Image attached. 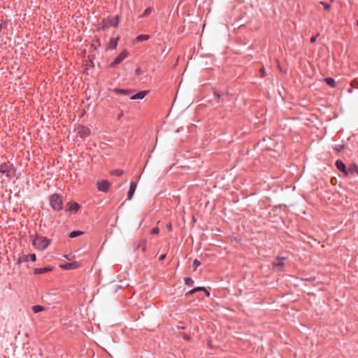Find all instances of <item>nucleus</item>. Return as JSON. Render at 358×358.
Instances as JSON below:
<instances>
[{"label":"nucleus","instance_id":"25","mask_svg":"<svg viewBox=\"0 0 358 358\" xmlns=\"http://www.w3.org/2000/svg\"><path fill=\"white\" fill-rule=\"evenodd\" d=\"M185 284L187 285H192L194 283V281L190 278H187L185 279Z\"/></svg>","mask_w":358,"mask_h":358},{"label":"nucleus","instance_id":"21","mask_svg":"<svg viewBox=\"0 0 358 358\" xmlns=\"http://www.w3.org/2000/svg\"><path fill=\"white\" fill-rule=\"evenodd\" d=\"M83 234V232L81 231H73L70 233L69 237L73 238L77 237Z\"/></svg>","mask_w":358,"mask_h":358},{"label":"nucleus","instance_id":"19","mask_svg":"<svg viewBox=\"0 0 358 358\" xmlns=\"http://www.w3.org/2000/svg\"><path fill=\"white\" fill-rule=\"evenodd\" d=\"M324 81L326 82V83H327L328 85H329V86H331V87H335L336 82H335V80H334L333 78H325V79H324Z\"/></svg>","mask_w":358,"mask_h":358},{"label":"nucleus","instance_id":"37","mask_svg":"<svg viewBox=\"0 0 358 358\" xmlns=\"http://www.w3.org/2000/svg\"><path fill=\"white\" fill-rule=\"evenodd\" d=\"M64 257H65L66 259H69V256H68V255H64Z\"/></svg>","mask_w":358,"mask_h":358},{"label":"nucleus","instance_id":"6","mask_svg":"<svg viewBox=\"0 0 358 358\" xmlns=\"http://www.w3.org/2000/svg\"><path fill=\"white\" fill-rule=\"evenodd\" d=\"M78 134L82 138H85L90 134V130L85 127H80L78 129Z\"/></svg>","mask_w":358,"mask_h":358},{"label":"nucleus","instance_id":"23","mask_svg":"<svg viewBox=\"0 0 358 358\" xmlns=\"http://www.w3.org/2000/svg\"><path fill=\"white\" fill-rule=\"evenodd\" d=\"M273 266L282 268L284 266V263L281 259H278L276 262H273Z\"/></svg>","mask_w":358,"mask_h":358},{"label":"nucleus","instance_id":"18","mask_svg":"<svg viewBox=\"0 0 358 358\" xmlns=\"http://www.w3.org/2000/svg\"><path fill=\"white\" fill-rule=\"evenodd\" d=\"M115 92L117 93H119V94H124V95H129L132 92L131 90H122V89H115Z\"/></svg>","mask_w":358,"mask_h":358},{"label":"nucleus","instance_id":"34","mask_svg":"<svg viewBox=\"0 0 358 358\" xmlns=\"http://www.w3.org/2000/svg\"><path fill=\"white\" fill-rule=\"evenodd\" d=\"M165 257H166V255H162L159 257V259L160 261H162V260H164V259H165Z\"/></svg>","mask_w":358,"mask_h":358},{"label":"nucleus","instance_id":"14","mask_svg":"<svg viewBox=\"0 0 358 358\" xmlns=\"http://www.w3.org/2000/svg\"><path fill=\"white\" fill-rule=\"evenodd\" d=\"M201 290L204 291L206 293L207 296H209V292L208 291H206V289L204 287H199L194 288V289L190 290L189 292H188L186 294V295L192 294L195 293L197 291H201Z\"/></svg>","mask_w":358,"mask_h":358},{"label":"nucleus","instance_id":"1","mask_svg":"<svg viewBox=\"0 0 358 358\" xmlns=\"http://www.w3.org/2000/svg\"><path fill=\"white\" fill-rule=\"evenodd\" d=\"M50 240L42 236H36L32 240L33 245L38 250H43L48 246Z\"/></svg>","mask_w":358,"mask_h":358},{"label":"nucleus","instance_id":"28","mask_svg":"<svg viewBox=\"0 0 358 358\" xmlns=\"http://www.w3.org/2000/svg\"><path fill=\"white\" fill-rule=\"evenodd\" d=\"M320 3H321V4H322V5L324 6V8H325L326 10H329V9H330V8H331V6H330V5H329V4L325 3L322 2V1L320 2Z\"/></svg>","mask_w":358,"mask_h":358},{"label":"nucleus","instance_id":"22","mask_svg":"<svg viewBox=\"0 0 358 358\" xmlns=\"http://www.w3.org/2000/svg\"><path fill=\"white\" fill-rule=\"evenodd\" d=\"M124 171L120 169H116L111 172V174L115 175L117 176H121L123 174Z\"/></svg>","mask_w":358,"mask_h":358},{"label":"nucleus","instance_id":"12","mask_svg":"<svg viewBox=\"0 0 358 358\" xmlns=\"http://www.w3.org/2000/svg\"><path fill=\"white\" fill-rule=\"evenodd\" d=\"M50 271H52V268H50V267H45V268H36L34 270V273H36V274H42V273H44L49 272Z\"/></svg>","mask_w":358,"mask_h":358},{"label":"nucleus","instance_id":"16","mask_svg":"<svg viewBox=\"0 0 358 358\" xmlns=\"http://www.w3.org/2000/svg\"><path fill=\"white\" fill-rule=\"evenodd\" d=\"M149 38H150V36L149 35L141 34V35H138L136 38V41L140 42V41H147Z\"/></svg>","mask_w":358,"mask_h":358},{"label":"nucleus","instance_id":"4","mask_svg":"<svg viewBox=\"0 0 358 358\" xmlns=\"http://www.w3.org/2000/svg\"><path fill=\"white\" fill-rule=\"evenodd\" d=\"M110 187V183L107 180H102L97 182V188L99 191L106 192Z\"/></svg>","mask_w":358,"mask_h":358},{"label":"nucleus","instance_id":"27","mask_svg":"<svg viewBox=\"0 0 358 358\" xmlns=\"http://www.w3.org/2000/svg\"><path fill=\"white\" fill-rule=\"evenodd\" d=\"M343 148H344V146L343 145H341L336 147L334 149L338 152H341V150H343Z\"/></svg>","mask_w":358,"mask_h":358},{"label":"nucleus","instance_id":"24","mask_svg":"<svg viewBox=\"0 0 358 358\" xmlns=\"http://www.w3.org/2000/svg\"><path fill=\"white\" fill-rule=\"evenodd\" d=\"M151 10H152L151 8H147L144 10V12H143V13L142 14L141 17H145V16L149 15L151 13Z\"/></svg>","mask_w":358,"mask_h":358},{"label":"nucleus","instance_id":"20","mask_svg":"<svg viewBox=\"0 0 358 358\" xmlns=\"http://www.w3.org/2000/svg\"><path fill=\"white\" fill-rule=\"evenodd\" d=\"M44 310V307L43 306H34L32 307V310L34 311V313H38L39 312H41Z\"/></svg>","mask_w":358,"mask_h":358},{"label":"nucleus","instance_id":"7","mask_svg":"<svg viewBox=\"0 0 358 358\" xmlns=\"http://www.w3.org/2000/svg\"><path fill=\"white\" fill-rule=\"evenodd\" d=\"M136 183L134 182H131L130 183L129 189L127 192V199L128 200H131L132 199L134 192L136 190Z\"/></svg>","mask_w":358,"mask_h":358},{"label":"nucleus","instance_id":"2","mask_svg":"<svg viewBox=\"0 0 358 358\" xmlns=\"http://www.w3.org/2000/svg\"><path fill=\"white\" fill-rule=\"evenodd\" d=\"M50 205L53 209L59 210L62 208V198L57 194H53L50 197Z\"/></svg>","mask_w":358,"mask_h":358},{"label":"nucleus","instance_id":"36","mask_svg":"<svg viewBox=\"0 0 358 358\" xmlns=\"http://www.w3.org/2000/svg\"><path fill=\"white\" fill-rule=\"evenodd\" d=\"M168 228H169V229H171V224H169Z\"/></svg>","mask_w":358,"mask_h":358},{"label":"nucleus","instance_id":"32","mask_svg":"<svg viewBox=\"0 0 358 358\" xmlns=\"http://www.w3.org/2000/svg\"><path fill=\"white\" fill-rule=\"evenodd\" d=\"M317 37V36H312L311 38H310V42L312 43H315L316 41Z\"/></svg>","mask_w":358,"mask_h":358},{"label":"nucleus","instance_id":"10","mask_svg":"<svg viewBox=\"0 0 358 358\" xmlns=\"http://www.w3.org/2000/svg\"><path fill=\"white\" fill-rule=\"evenodd\" d=\"M67 206L69 211H76L80 208V205L76 202L69 203Z\"/></svg>","mask_w":358,"mask_h":358},{"label":"nucleus","instance_id":"17","mask_svg":"<svg viewBox=\"0 0 358 358\" xmlns=\"http://www.w3.org/2000/svg\"><path fill=\"white\" fill-rule=\"evenodd\" d=\"M348 171L350 173H358L357 166L355 163L351 164L348 168Z\"/></svg>","mask_w":358,"mask_h":358},{"label":"nucleus","instance_id":"9","mask_svg":"<svg viewBox=\"0 0 358 358\" xmlns=\"http://www.w3.org/2000/svg\"><path fill=\"white\" fill-rule=\"evenodd\" d=\"M148 92L147 91H141L134 95H132L131 97H130V99L131 100H135V99H143L145 95L147 94Z\"/></svg>","mask_w":358,"mask_h":358},{"label":"nucleus","instance_id":"31","mask_svg":"<svg viewBox=\"0 0 358 358\" xmlns=\"http://www.w3.org/2000/svg\"><path fill=\"white\" fill-rule=\"evenodd\" d=\"M260 71H261L262 77H264L266 75L265 69L263 67L261 69Z\"/></svg>","mask_w":358,"mask_h":358},{"label":"nucleus","instance_id":"30","mask_svg":"<svg viewBox=\"0 0 358 358\" xmlns=\"http://www.w3.org/2000/svg\"><path fill=\"white\" fill-rule=\"evenodd\" d=\"M159 229L157 227H155V228L152 229V232L155 234H157L159 233Z\"/></svg>","mask_w":358,"mask_h":358},{"label":"nucleus","instance_id":"5","mask_svg":"<svg viewBox=\"0 0 358 358\" xmlns=\"http://www.w3.org/2000/svg\"><path fill=\"white\" fill-rule=\"evenodd\" d=\"M59 266H60V268L65 269V270H73V269H76V268L80 267V264L77 262H73L71 263L62 264Z\"/></svg>","mask_w":358,"mask_h":358},{"label":"nucleus","instance_id":"11","mask_svg":"<svg viewBox=\"0 0 358 358\" xmlns=\"http://www.w3.org/2000/svg\"><path fill=\"white\" fill-rule=\"evenodd\" d=\"M108 24L113 27H117L119 23V17L117 15L109 19L108 20Z\"/></svg>","mask_w":358,"mask_h":358},{"label":"nucleus","instance_id":"13","mask_svg":"<svg viewBox=\"0 0 358 358\" xmlns=\"http://www.w3.org/2000/svg\"><path fill=\"white\" fill-rule=\"evenodd\" d=\"M10 165L6 163H3L0 165V173H6L9 171Z\"/></svg>","mask_w":358,"mask_h":358},{"label":"nucleus","instance_id":"29","mask_svg":"<svg viewBox=\"0 0 358 358\" xmlns=\"http://www.w3.org/2000/svg\"><path fill=\"white\" fill-rule=\"evenodd\" d=\"M30 259L33 262H35L36 259V255L34 254H31L29 255Z\"/></svg>","mask_w":358,"mask_h":358},{"label":"nucleus","instance_id":"15","mask_svg":"<svg viewBox=\"0 0 358 358\" xmlns=\"http://www.w3.org/2000/svg\"><path fill=\"white\" fill-rule=\"evenodd\" d=\"M119 40V38H112L110 39V43H109V48H111V49H115L116 47H117V41Z\"/></svg>","mask_w":358,"mask_h":358},{"label":"nucleus","instance_id":"38","mask_svg":"<svg viewBox=\"0 0 358 358\" xmlns=\"http://www.w3.org/2000/svg\"><path fill=\"white\" fill-rule=\"evenodd\" d=\"M357 26H358V20H357Z\"/></svg>","mask_w":358,"mask_h":358},{"label":"nucleus","instance_id":"3","mask_svg":"<svg viewBox=\"0 0 358 358\" xmlns=\"http://www.w3.org/2000/svg\"><path fill=\"white\" fill-rule=\"evenodd\" d=\"M128 56V52L126 50H122L119 55L114 59L110 64V67H115L116 65L121 63Z\"/></svg>","mask_w":358,"mask_h":358},{"label":"nucleus","instance_id":"35","mask_svg":"<svg viewBox=\"0 0 358 358\" xmlns=\"http://www.w3.org/2000/svg\"><path fill=\"white\" fill-rule=\"evenodd\" d=\"M28 257H29V256H24V257H23V261H24V262H27V261H28Z\"/></svg>","mask_w":358,"mask_h":358},{"label":"nucleus","instance_id":"26","mask_svg":"<svg viewBox=\"0 0 358 358\" xmlns=\"http://www.w3.org/2000/svg\"><path fill=\"white\" fill-rule=\"evenodd\" d=\"M201 265L200 261L198 259H194L193 262V266H194V269H196V267Z\"/></svg>","mask_w":358,"mask_h":358},{"label":"nucleus","instance_id":"33","mask_svg":"<svg viewBox=\"0 0 358 358\" xmlns=\"http://www.w3.org/2000/svg\"><path fill=\"white\" fill-rule=\"evenodd\" d=\"M136 71V75H139V74H141V68H140V67H137V68L136 69V71Z\"/></svg>","mask_w":358,"mask_h":358},{"label":"nucleus","instance_id":"8","mask_svg":"<svg viewBox=\"0 0 358 358\" xmlns=\"http://www.w3.org/2000/svg\"><path fill=\"white\" fill-rule=\"evenodd\" d=\"M336 166L337 167V169L342 171L343 173H344L345 175L348 174V171L346 170V167H345V165L344 164V163L341 161V160H337L336 162Z\"/></svg>","mask_w":358,"mask_h":358}]
</instances>
